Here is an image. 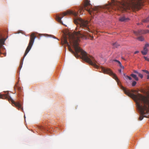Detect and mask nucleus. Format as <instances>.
I'll return each mask as SVG.
<instances>
[{
	"label": "nucleus",
	"mask_w": 149,
	"mask_h": 149,
	"mask_svg": "<svg viewBox=\"0 0 149 149\" xmlns=\"http://www.w3.org/2000/svg\"><path fill=\"white\" fill-rule=\"evenodd\" d=\"M67 14L73 15L75 18L74 20V22L79 28L78 32L74 31L73 33H69L66 36H64L62 42L64 44H67L69 51L74 54L76 58L81 57L79 54L80 53L82 58L86 62L95 68H98V66L95 63L94 58L82 49L79 46V42L80 38L86 39L88 33L91 32L89 27L88 22L87 20L82 19L80 18L77 17L78 13L70 10H67L66 12L60 14V15L56 16V19L58 21L62 23L61 19L65 16Z\"/></svg>",
	"instance_id": "nucleus-1"
},
{
	"label": "nucleus",
	"mask_w": 149,
	"mask_h": 149,
	"mask_svg": "<svg viewBox=\"0 0 149 149\" xmlns=\"http://www.w3.org/2000/svg\"><path fill=\"white\" fill-rule=\"evenodd\" d=\"M121 89L124 91L125 93L128 96L132 98L134 101H139L142 104L143 107H146L147 109L145 110L146 113L148 114L149 112V95L148 96H145L140 94L138 93L137 95H135L132 93L136 92L137 91L132 90L130 92L129 90L126 89L123 86L121 87Z\"/></svg>",
	"instance_id": "nucleus-2"
},
{
	"label": "nucleus",
	"mask_w": 149,
	"mask_h": 149,
	"mask_svg": "<svg viewBox=\"0 0 149 149\" xmlns=\"http://www.w3.org/2000/svg\"><path fill=\"white\" fill-rule=\"evenodd\" d=\"M143 5L142 0H131L122 4L118 9L123 11L127 10L134 11L139 10Z\"/></svg>",
	"instance_id": "nucleus-3"
},
{
	"label": "nucleus",
	"mask_w": 149,
	"mask_h": 149,
	"mask_svg": "<svg viewBox=\"0 0 149 149\" xmlns=\"http://www.w3.org/2000/svg\"><path fill=\"white\" fill-rule=\"evenodd\" d=\"M88 6L91 7L92 6L90 3L89 1L88 0H86L85 2L84 7L81 8L80 12L83 10L84 9L87 11L90 15H92V13H93L94 15L95 14L96 15V13L101 9V8L98 6H95L93 8H92L91 10L88 7Z\"/></svg>",
	"instance_id": "nucleus-4"
},
{
	"label": "nucleus",
	"mask_w": 149,
	"mask_h": 149,
	"mask_svg": "<svg viewBox=\"0 0 149 149\" xmlns=\"http://www.w3.org/2000/svg\"><path fill=\"white\" fill-rule=\"evenodd\" d=\"M36 38V36L35 35L34 33H32L30 36L29 43L24 54L23 59L20 62V64L19 67V68L20 70L21 69L22 66V65L23 64L24 59L31 49L34 42L35 39Z\"/></svg>",
	"instance_id": "nucleus-5"
},
{
	"label": "nucleus",
	"mask_w": 149,
	"mask_h": 149,
	"mask_svg": "<svg viewBox=\"0 0 149 149\" xmlns=\"http://www.w3.org/2000/svg\"><path fill=\"white\" fill-rule=\"evenodd\" d=\"M137 104V106L140 113V116H139V120H142L144 117L148 118L147 115L148 114L146 113L145 110H146L147 108L145 106L143 107L142 105L140 104V102L139 101H135Z\"/></svg>",
	"instance_id": "nucleus-6"
},
{
	"label": "nucleus",
	"mask_w": 149,
	"mask_h": 149,
	"mask_svg": "<svg viewBox=\"0 0 149 149\" xmlns=\"http://www.w3.org/2000/svg\"><path fill=\"white\" fill-rule=\"evenodd\" d=\"M7 34V32L6 31L1 30L0 31V54H2L1 49L3 50L5 49L3 45L5 44V42L8 37V36H7L6 38H4L5 35Z\"/></svg>",
	"instance_id": "nucleus-7"
},
{
	"label": "nucleus",
	"mask_w": 149,
	"mask_h": 149,
	"mask_svg": "<svg viewBox=\"0 0 149 149\" xmlns=\"http://www.w3.org/2000/svg\"><path fill=\"white\" fill-rule=\"evenodd\" d=\"M102 70L104 73L108 74L110 75L113 78L115 79L117 81L118 80V78L116 75L113 73V72L109 69L103 68H102Z\"/></svg>",
	"instance_id": "nucleus-8"
},
{
	"label": "nucleus",
	"mask_w": 149,
	"mask_h": 149,
	"mask_svg": "<svg viewBox=\"0 0 149 149\" xmlns=\"http://www.w3.org/2000/svg\"><path fill=\"white\" fill-rule=\"evenodd\" d=\"M134 33L136 36L140 35L142 34H146L149 33L148 30H139L138 31H133Z\"/></svg>",
	"instance_id": "nucleus-9"
},
{
	"label": "nucleus",
	"mask_w": 149,
	"mask_h": 149,
	"mask_svg": "<svg viewBox=\"0 0 149 149\" xmlns=\"http://www.w3.org/2000/svg\"><path fill=\"white\" fill-rule=\"evenodd\" d=\"M12 103L16 107L18 108V109L19 110H20L23 111V109L21 105L19 102H15L13 101V100H12Z\"/></svg>",
	"instance_id": "nucleus-10"
},
{
	"label": "nucleus",
	"mask_w": 149,
	"mask_h": 149,
	"mask_svg": "<svg viewBox=\"0 0 149 149\" xmlns=\"http://www.w3.org/2000/svg\"><path fill=\"white\" fill-rule=\"evenodd\" d=\"M104 8L107 9V10H108L109 12H110L111 9H114L113 6L111 4H109L106 5Z\"/></svg>",
	"instance_id": "nucleus-11"
},
{
	"label": "nucleus",
	"mask_w": 149,
	"mask_h": 149,
	"mask_svg": "<svg viewBox=\"0 0 149 149\" xmlns=\"http://www.w3.org/2000/svg\"><path fill=\"white\" fill-rule=\"evenodd\" d=\"M14 88L15 90H17L19 92L21 91L22 90V88L19 86L18 82L17 83L15 86Z\"/></svg>",
	"instance_id": "nucleus-12"
},
{
	"label": "nucleus",
	"mask_w": 149,
	"mask_h": 149,
	"mask_svg": "<svg viewBox=\"0 0 149 149\" xmlns=\"http://www.w3.org/2000/svg\"><path fill=\"white\" fill-rule=\"evenodd\" d=\"M129 19V18H125L124 17H120L119 19V21L121 22H126L127 20H128Z\"/></svg>",
	"instance_id": "nucleus-13"
},
{
	"label": "nucleus",
	"mask_w": 149,
	"mask_h": 149,
	"mask_svg": "<svg viewBox=\"0 0 149 149\" xmlns=\"http://www.w3.org/2000/svg\"><path fill=\"white\" fill-rule=\"evenodd\" d=\"M148 52V49L147 48H146L144 47L143 48V50L141 52L142 54L143 55H146Z\"/></svg>",
	"instance_id": "nucleus-14"
},
{
	"label": "nucleus",
	"mask_w": 149,
	"mask_h": 149,
	"mask_svg": "<svg viewBox=\"0 0 149 149\" xmlns=\"http://www.w3.org/2000/svg\"><path fill=\"white\" fill-rule=\"evenodd\" d=\"M120 45L117 42H115L113 44V46L114 48H117Z\"/></svg>",
	"instance_id": "nucleus-15"
},
{
	"label": "nucleus",
	"mask_w": 149,
	"mask_h": 149,
	"mask_svg": "<svg viewBox=\"0 0 149 149\" xmlns=\"http://www.w3.org/2000/svg\"><path fill=\"white\" fill-rule=\"evenodd\" d=\"M130 75L131 76L134 78L136 81H138V79L136 75L132 74H131Z\"/></svg>",
	"instance_id": "nucleus-16"
},
{
	"label": "nucleus",
	"mask_w": 149,
	"mask_h": 149,
	"mask_svg": "<svg viewBox=\"0 0 149 149\" xmlns=\"http://www.w3.org/2000/svg\"><path fill=\"white\" fill-rule=\"evenodd\" d=\"M142 22L144 23H147L149 22V15L146 19H143L142 20Z\"/></svg>",
	"instance_id": "nucleus-17"
},
{
	"label": "nucleus",
	"mask_w": 149,
	"mask_h": 149,
	"mask_svg": "<svg viewBox=\"0 0 149 149\" xmlns=\"http://www.w3.org/2000/svg\"><path fill=\"white\" fill-rule=\"evenodd\" d=\"M137 39L140 41H142L144 40V38L142 36H140L138 37Z\"/></svg>",
	"instance_id": "nucleus-18"
},
{
	"label": "nucleus",
	"mask_w": 149,
	"mask_h": 149,
	"mask_svg": "<svg viewBox=\"0 0 149 149\" xmlns=\"http://www.w3.org/2000/svg\"><path fill=\"white\" fill-rule=\"evenodd\" d=\"M136 82L135 81H133L132 84V86H134L136 84Z\"/></svg>",
	"instance_id": "nucleus-19"
},
{
	"label": "nucleus",
	"mask_w": 149,
	"mask_h": 149,
	"mask_svg": "<svg viewBox=\"0 0 149 149\" xmlns=\"http://www.w3.org/2000/svg\"><path fill=\"white\" fill-rule=\"evenodd\" d=\"M138 76L141 78H142L143 77V75L141 74V73H138Z\"/></svg>",
	"instance_id": "nucleus-20"
},
{
	"label": "nucleus",
	"mask_w": 149,
	"mask_h": 149,
	"mask_svg": "<svg viewBox=\"0 0 149 149\" xmlns=\"http://www.w3.org/2000/svg\"><path fill=\"white\" fill-rule=\"evenodd\" d=\"M143 57L145 60H146L148 61H149V58H147V57H146V56H144Z\"/></svg>",
	"instance_id": "nucleus-21"
},
{
	"label": "nucleus",
	"mask_w": 149,
	"mask_h": 149,
	"mask_svg": "<svg viewBox=\"0 0 149 149\" xmlns=\"http://www.w3.org/2000/svg\"><path fill=\"white\" fill-rule=\"evenodd\" d=\"M149 46V44H146L145 45V46L144 47L147 48V47H148Z\"/></svg>",
	"instance_id": "nucleus-22"
},
{
	"label": "nucleus",
	"mask_w": 149,
	"mask_h": 149,
	"mask_svg": "<svg viewBox=\"0 0 149 149\" xmlns=\"http://www.w3.org/2000/svg\"><path fill=\"white\" fill-rule=\"evenodd\" d=\"M143 71L144 72H145L147 74H149V72H148L147 70H143Z\"/></svg>",
	"instance_id": "nucleus-23"
},
{
	"label": "nucleus",
	"mask_w": 149,
	"mask_h": 149,
	"mask_svg": "<svg viewBox=\"0 0 149 149\" xmlns=\"http://www.w3.org/2000/svg\"><path fill=\"white\" fill-rule=\"evenodd\" d=\"M40 129L41 130H46L45 129V128L44 127H40Z\"/></svg>",
	"instance_id": "nucleus-24"
},
{
	"label": "nucleus",
	"mask_w": 149,
	"mask_h": 149,
	"mask_svg": "<svg viewBox=\"0 0 149 149\" xmlns=\"http://www.w3.org/2000/svg\"><path fill=\"white\" fill-rule=\"evenodd\" d=\"M124 76H125V78L126 79H128V78H127V77H128L129 76L127 75H126L125 74H124Z\"/></svg>",
	"instance_id": "nucleus-25"
},
{
	"label": "nucleus",
	"mask_w": 149,
	"mask_h": 149,
	"mask_svg": "<svg viewBox=\"0 0 149 149\" xmlns=\"http://www.w3.org/2000/svg\"><path fill=\"white\" fill-rule=\"evenodd\" d=\"M120 68H122L123 69H124V66L123 65H120Z\"/></svg>",
	"instance_id": "nucleus-26"
},
{
	"label": "nucleus",
	"mask_w": 149,
	"mask_h": 149,
	"mask_svg": "<svg viewBox=\"0 0 149 149\" xmlns=\"http://www.w3.org/2000/svg\"><path fill=\"white\" fill-rule=\"evenodd\" d=\"M3 96L2 95L0 94V98H3Z\"/></svg>",
	"instance_id": "nucleus-27"
},
{
	"label": "nucleus",
	"mask_w": 149,
	"mask_h": 149,
	"mask_svg": "<svg viewBox=\"0 0 149 149\" xmlns=\"http://www.w3.org/2000/svg\"><path fill=\"white\" fill-rule=\"evenodd\" d=\"M134 72L135 73H137V74H138V73H139L137 71H136V70H134Z\"/></svg>",
	"instance_id": "nucleus-28"
},
{
	"label": "nucleus",
	"mask_w": 149,
	"mask_h": 149,
	"mask_svg": "<svg viewBox=\"0 0 149 149\" xmlns=\"http://www.w3.org/2000/svg\"><path fill=\"white\" fill-rule=\"evenodd\" d=\"M113 61H114L116 62H117L118 63L119 61L117 60H116V59L113 60Z\"/></svg>",
	"instance_id": "nucleus-29"
},
{
	"label": "nucleus",
	"mask_w": 149,
	"mask_h": 149,
	"mask_svg": "<svg viewBox=\"0 0 149 149\" xmlns=\"http://www.w3.org/2000/svg\"><path fill=\"white\" fill-rule=\"evenodd\" d=\"M127 78H128V79H129L130 80H131L132 79L131 77L130 76L127 77Z\"/></svg>",
	"instance_id": "nucleus-30"
},
{
	"label": "nucleus",
	"mask_w": 149,
	"mask_h": 149,
	"mask_svg": "<svg viewBox=\"0 0 149 149\" xmlns=\"http://www.w3.org/2000/svg\"><path fill=\"white\" fill-rule=\"evenodd\" d=\"M139 51H135V52H134V54H137V53H139Z\"/></svg>",
	"instance_id": "nucleus-31"
},
{
	"label": "nucleus",
	"mask_w": 149,
	"mask_h": 149,
	"mask_svg": "<svg viewBox=\"0 0 149 149\" xmlns=\"http://www.w3.org/2000/svg\"><path fill=\"white\" fill-rule=\"evenodd\" d=\"M118 63L119 64V66H120V65H122L121 63H120V61H119L118 62Z\"/></svg>",
	"instance_id": "nucleus-32"
},
{
	"label": "nucleus",
	"mask_w": 149,
	"mask_h": 149,
	"mask_svg": "<svg viewBox=\"0 0 149 149\" xmlns=\"http://www.w3.org/2000/svg\"><path fill=\"white\" fill-rule=\"evenodd\" d=\"M119 71L120 72H121V69H120L119 70Z\"/></svg>",
	"instance_id": "nucleus-33"
},
{
	"label": "nucleus",
	"mask_w": 149,
	"mask_h": 149,
	"mask_svg": "<svg viewBox=\"0 0 149 149\" xmlns=\"http://www.w3.org/2000/svg\"><path fill=\"white\" fill-rule=\"evenodd\" d=\"M147 78L148 79H149V75H148Z\"/></svg>",
	"instance_id": "nucleus-34"
},
{
	"label": "nucleus",
	"mask_w": 149,
	"mask_h": 149,
	"mask_svg": "<svg viewBox=\"0 0 149 149\" xmlns=\"http://www.w3.org/2000/svg\"><path fill=\"white\" fill-rule=\"evenodd\" d=\"M3 54L5 56H6V53H3Z\"/></svg>",
	"instance_id": "nucleus-35"
},
{
	"label": "nucleus",
	"mask_w": 149,
	"mask_h": 149,
	"mask_svg": "<svg viewBox=\"0 0 149 149\" xmlns=\"http://www.w3.org/2000/svg\"><path fill=\"white\" fill-rule=\"evenodd\" d=\"M91 38H92L91 39L92 40V39L93 38V37H91Z\"/></svg>",
	"instance_id": "nucleus-36"
},
{
	"label": "nucleus",
	"mask_w": 149,
	"mask_h": 149,
	"mask_svg": "<svg viewBox=\"0 0 149 149\" xmlns=\"http://www.w3.org/2000/svg\"><path fill=\"white\" fill-rule=\"evenodd\" d=\"M137 25H139V23H137Z\"/></svg>",
	"instance_id": "nucleus-37"
}]
</instances>
